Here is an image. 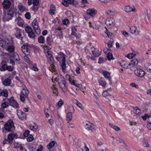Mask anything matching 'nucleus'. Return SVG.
<instances>
[{
    "label": "nucleus",
    "mask_w": 151,
    "mask_h": 151,
    "mask_svg": "<svg viewBox=\"0 0 151 151\" xmlns=\"http://www.w3.org/2000/svg\"><path fill=\"white\" fill-rule=\"evenodd\" d=\"M98 82L99 83V85L102 86L103 87H105L106 84V82L102 80V79H101L99 80L98 81Z\"/></svg>",
    "instance_id": "nucleus-37"
},
{
    "label": "nucleus",
    "mask_w": 151,
    "mask_h": 151,
    "mask_svg": "<svg viewBox=\"0 0 151 151\" xmlns=\"http://www.w3.org/2000/svg\"><path fill=\"white\" fill-rule=\"evenodd\" d=\"M56 10L55 6L53 4H51L49 10V13L51 15H54Z\"/></svg>",
    "instance_id": "nucleus-29"
},
{
    "label": "nucleus",
    "mask_w": 151,
    "mask_h": 151,
    "mask_svg": "<svg viewBox=\"0 0 151 151\" xmlns=\"http://www.w3.org/2000/svg\"><path fill=\"white\" fill-rule=\"evenodd\" d=\"M14 145L15 148H19L21 147V144L18 142H15L14 144Z\"/></svg>",
    "instance_id": "nucleus-58"
},
{
    "label": "nucleus",
    "mask_w": 151,
    "mask_h": 151,
    "mask_svg": "<svg viewBox=\"0 0 151 151\" xmlns=\"http://www.w3.org/2000/svg\"><path fill=\"white\" fill-rule=\"evenodd\" d=\"M18 7L20 11L21 12H23L26 9L25 7L22 4H19L18 5Z\"/></svg>",
    "instance_id": "nucleus-38"
},
{
    "label": "nucleus",
    "mask_w": 151,
    "mask_h": 151,
    "mask_svg": "<svg viewBox=\"0 0 151 151\" xmlns=\"http://www.w3.org/2000/svg\"><path fill=\"white\" fill-rule=\"evenodd\" d=\"M44 53L47 56V58L48 57V56H52L50 50L48 49H46L44 51Z\"/></svg>",
    "instance_id": "nucleus-43"
},
{
    "label": "nucleus",
    "mask_w": 151,
    "mask_h": 151,
    "mask_svg": "<svg viewBox=\"0 0 151 151\" xmlns=\"http://www.w3.org/2000/svg\"><path fill=\"white\" fill-rule=\"evenodd\" d=\"M67 120L68 121H70L72 119V113L70 112H68L66 116Z\"/></svg>",
    "instance_id": "nucleus-48"
},
{
    "label": "nucleus",
    "mask_w": 151,
    "mask_h": 151,
    "mask_svg": "<svg viewBox=\"0 0 151 151\" xmlns=\"http://www.w3.org/2000/svg\"><path fill=\"white\" fill-rule=\"evenodd\" d=\"M11 80L8 78L5 79L3 82V84L5 86H9L11 83Z\"/></svg>",
    "instance_id": "nucleus-34"
},
{
    "label": "nucleus",
    "mask_w": 151,
    "mask_h": 151,
    "mask_svg": "<svg viewBox=\"0 0 151 151\" xmlns=\"http://www.w3.org/2000/svg\"><path fill=\"white\" fill-rule=\"evenodd\" d=\"M97 13V11L94 9H89L87 10L86 12V13L88 15L92 17L95 16Z\"/></svg>",
    "instance_id": "nucleus-12"
},
{
    "label": "nucleus",
    "mask_w": 151,
    "mask_h": 151,
    "mask_svg": "<svg viewBox=\"0 0 151 151\" xmlns=\"http://www.w3.org/2000/svg\"><path fill=\"white\" fill-rule=\"evenodd\" d=\"M84 124L85 128L88 130H91L93 129V125L89 122H86Z\"/></svg>",
    "instance_id": "nucleus-26"
},
{
    "label": "nucleus",
    "mask_w": 151,
    "mask_h": 151,
    "mask_svg": "<svg viewBox=\"0 0 151 151\" xmlns=\"http://www.w3.org/2000/svg\"><path fill=\"white\" fill-rule=\"evenodd\" d=\"M30 129L33 131H36L38 129V126L35 124L34 125H31L29 126Z\"/></svg>",
    "instance_id": "nucleus-35"
},
{
    "label": "nucleus",
    "mask_w": 151,
    "mask_h": 151,
    "mask_svg": "<svg viewBox=\"0 0 151 151\" xmlns=\"http://www.w3.org/2000/svg\"><path fill=\"white\" fill-rule=\"evenodd\" d=\"M13 0H4L3 2L2 5L4 9H7L9 8Z\"/></svg>",
    "instance_id": "nucleus-16"
},
{
    "label": "nucleus",
    "mask_w": 151,
    "mask_h": 151,
    "mask_svg": "<svg viewBox=\"0 0 151 151\" xmlns=\"http://www.w3.org/2000/svg\"><path fill=\"white\" fill-rule=\"evenodd\" d=\"M55 143V141H52L47 145V147L49 149V151H52L51 149L53 147Z\"/></svg>",
    "instance_id": "nucleus-33"
},
{
    "label": "nucleus",
    "mask_w": 151,
    "mask_h": 151,
    "mask_svg": "<svg viewBox=\"0 0 151 151\" xmlns=\"http://www.w3.org/2000/svg\"><path fill=\"white\" fill-rule=\"evenodd\" d=\"M102 73H103L104 76L109 81H111V77L109 73L106 71L102 70Z\"/></svg>",
    "instance_id": "nucleus-22"
},
{
    "label": "nucleus",
    "mask_w": 151,
    "mask_h": 151,
    "mask_svg": "<svg viewBox=\"0 0 151 151\" xmlns=\"http://www.w3.org/2000/svg\"><path fill=\"white\" fill-rule=\"evenodd\" d=\"M68 112H70V113L72 114L74 113V109L73 106L72 105L70 106L68 109Z\"/></svg>",
    "instance_id": "nucleus-50"
},
{
    "label": "nucleus",
    "mask_w": 151,
    "mask_h": 151,
    "mask_svg": "<svg viewBox=\"0 0 151 151\" xmlns=\"http://www.w3.org/2000/svg\"><path fill=\"white\" fill-rule=\"evenodd\" d=\"M129 63L128 62H126L125 61L123 60L120 62V64L121 66L123 68H128L131 67V66H129V65H128Z\"/></svg>",
    "instance_id": "nucleus-30"
},
{
    "label": "nucleus",
    "mask_w": 151,
    "mask_h": 151,
    "mask_svg": "<svg viewBox=\"0 0 151 151\" xmlns=\"http://www.w3.org/2000/svg\"><path fill=\"white\" fill-rule=\"evenodd\" d=\"M58 56L56 57V59L60 62L66 61V55L63 52H60L58 53Z\"/></svg>",
    "instance_id": "nucleus-8"
},
{
    "label": "nucleus",
    "mask_w": 151,
    "mask_h": 151,
    "mask_svg": "<svg viewBox=\"0 0 151 151\" xmlns=\"http://www.w3.org/2000/svg\"><path fill=\"white\" fill-rule=\"evenodd\" d=\"M107 58L109 60H110L113 58V55L112 53L110 52H108L107 55Z\"/></svg>",
    "instance_id": "nucleus-49"
},
{
    "label": "nucleus",
    "mask_w": 151,
    "mask_h": 151,
    "mask_svg": "<svg viewBox=\"0 0 151 151\" xmlns=\"http://www.w3.org/2000/svg\"><path fill=\"white\" fill-rule=\"evenodd\" d=\"M7 64H6L2 65L1 67L0 68V70L3 71L6 70L7 69Z\"/></svg>",
    "instance_id": "nucleus-45"
},
{
    "label": "nucleus",
    "mask_w": 151,
    "mask_h": 151,
    "mask_svg": "<svg viewBox=\"0 0 151 151\" xmlns=\"http://www.w3.org/2000/svg\"><path fill=\"white\" fill-rule=\"evenodd\" d=\"M134 112L135 114H138L140 112V111L138 107H134Z\"/></svg>",
    "instance_id": "nucleus-54"
},
{
    "label": "nucleus",
    "mask_w": 151,
    "mask_h": 151,
    "mask_svg": "<svg viewBox=\"0 0 151 151\" xmlns=\"http://www.w3.org/2000/svg\"><path fill=\"white\" fill-rule=\"evenodd\" d=\"M115 13V11L114 9H109L106 10L105 12L106 15L108 16H112L114 15Z\"/></svg>",
    "instance_id": "nucleus-21"
},
{
    "label": "nucleus",
    "mask_w": 151,
    "mask_h": 151,
    "mask_svg": "<svg viewBox=\"0 0 151 151\" xmlns=\"http://www.w3.org/2000/svg\"><path fill=\"white\" fill-rule=\"evenodd\" d=\"M25 31L26 33L29 34L32 31V28L30 26H27L25 28Z\"/></svg>",
    "instance_id": "nucleus-44"
},
{
    "label": "nucleus",
    "mask_w": 151,
    "mask_h": 151,
    "mask_svg": "<svg viewBox=\"0 0 151 151\" xmlns=\"http://www.w3.org/2000/svg\"><path fill=\"white\" fill-rule=\"evenodd\" d=\"M114 40L113 39H111L109 40L107 43V45L109 47H111L112 46V44L113 43Z\"/></svg>",
    "instance_id": "nucleus-56"
},
{
    "label": "nucleus",
    "mask_w": 151,
    "mask_h": 151,
    "mask_svg": "<svg viewBox=\"0 0 151 151\" xmlns=\"http://www.w3.org/2000/svg\"><path fill=\"white\" fill-rule=\"evenodd\" d=\"M83 17L86 20H88L90 19V16L89 15H88L86 13V14H83Z\"/></svg>",
    "instance_id": "nucleus-63"
},
{
    "label": "nucleus",
    "mask_w": 151,
    "mask_h": 151,
    "mask_svg": "<svg viewBox=\"0 0 151 151\" xmlns=\"http://www.w3.org/2000/svg\"><path fill=\"white\" fill-rule=\"evenodd\" d=\"M33 29L37 34H40V30L38 25V23L36 20H34L32 23Z\"/></svg>",
    "instance_id": "nucleus-9"
},
{
    "label": "nucleus",
    "mask_w": 151,
    "mask_h": 151,
    "mask_svg": "<svg viewBox=\"0 0 151 151\" xmlns=\"http://www.w3.org/2000/svg\"><path fill=\"white\" fill-rule=\"evenodd\" d=\"M16 134L15 133L9 134L7 135V137L5 138L3 141V145L6 144H9L10 145L12 144V141L15 137Z\"/></svg>",
    "instance_id": "nucleus-3"
},
{
    "label": "nucleus",
    "mask_w": 151,
    "mask_h": 151,
    "mask_svg": "<svg viewBox=\"0 0 151 151\" xmlns=\"http://www.w3.org/2000/svg\"><path fill=\"white\" fill-rule=\"evenodd\" d=\"M28 149L31 151H35V148L32 145H29L28 146Z\"/></svg>",
    "instance_id": "nucleus-59"
},
{
    "label": "nucleus",
    "mask_w": 151,
    "mask_h": 151,
    "mask_svg": "<svg viewBox=\"0 0 151 151\" xmlns=\"http://www.w3.org/2000/svg\"><path fill=\"white\" fill-rule=\"evenodd\" d=\"M17 114L19 118L22 120L26 119L25 114L21 110H18L17 111Z\"/></svg>",
    "instance_id": "nucleus-19"
},
{
    "label": "nucleus",
    "mask_w": 151,
    "mask_h": 151,
    "mask_svg": "<svg viewBox=\"0 0 151 151\" xmlns=\"http://www.w3.org/2000/svg\"><path fill=\"white\" fill-rule=\"evenodd\" d=\"M5 129L8 132H13L15 130V127L14 126L13 121L9 120L4 125Z\"/></svg>",
    "instance_id": "nucleus-2"
},
{
    "label": "nucleus",
    "mask_w": 151,
    "mask_h": 151,
    "mask_svg": "<svg viewBox=\"0 0 151 151\" xmlns=\"http://www.w3.org/2000/svg\"><path fill=\"white\" fill-rule=\"evenodd\" d=\"M17 25L19 26H23L24 22L22 19L20 17H18L15 20Z\"/></svg>",
    "instance_id": "nucleus-18"
},
{
    "label": "nucleus",
    "mask_w": 151,
    "mask_h": 151,
    "mask_svg": "<svg viewBox=\"0 0 151 151\" xmlns=\"http://www.w3.org/2000/svg\"><path fill=\"white\" fill-rule=\"evenodd\" d=\"M9 42V41L8 40H4L0 39V47L6 49L7 46H8Z\"/></svg>",
    "instance_id": "nucleus-17"
},
{
    "label": "nucleus",
    "mask_w": 151,
    "mask_h": 151,
    "mask_svg": "<svg viewBox=\"0 0 151 151\" xmlns=\"http://www.w3.org/2000/svg\"><path fill=\"white\" fill-rule=\"evenodd\" d=\"M64 104V102L63 100L60 99V100L58 102L57 106L60 107Z\"/></svg>",
    "instance_id": "nucleus-55"
},
{
    "label": "nucleus",
    "mask_w": 151,
    "mask_h": 151,
    "mask_svg": "<svg viewBox=\"0 0 151 151\" xmlns=\"http://www.w3.org/2000/svg\"><path fill=\"white\" fill-rule=\"evenodd\" d=\"M109 126L110 127L113 128L116 131H118L120 130V129L119 128V127L117 126L114 125V124H109Z\"/></svg>",
    "instance_id": "nucleus-39"
},
{
    "label": "nucleus",
    "mask_w": 151,
    "mask_h": 151,
    "mask_svg": "<svg viewBox=\"0 0 151 151\" xmlns=\"http://www.w3.org/2000/svg\"><path fill=\"white\" fill-rule=\"evenodd\" d=\"M56 81H58V84L62 83H66L65 78L61 74H59L56 78Z\"/></svg>",
    "instance_id": "nucleus-20"
},
{
    "label": "nucleus",
    "mask_w": 151,
    "mask_h": 151,
    "mask_svg": "<svg viewBox=\"0 0 151 151\" xmlns=\"http://www.w3.org/2000/svg\"><path fill=\"white\" fill-rule=\"evenodd\" d=\"M138 63V61L137 59H134L131 60V63L128 64V65L129 66H132V67H134L136 66Z\"/></svg>",
    "instance_id": "nucleus-31"
},
{
    "label": "nucleus",
    "mask_w": 151,
    "mask_h": 151,
    "mask_svg": "<svg viewBox=\"0 0 151 151\" xmlns=\"http://www.w3.org/2000/svg\"><path fill=\"white\" fill-rule=\"evenodd\" d=\"M68 3L70 4H72L74 6H75L77 4V2L75 1L74 0H67Z\"/></svg>",
    "instance_id": "nucleus-53"
},
{
    "label": "nucleus",
    "mask_w": 151,
    "mask_h": 151,
    "mask_svg": "<svg viewBox=\"0 0 151 151\" xmlns=\"http://www.w3.org/2000/svg\"><path fill=\"white\" fill-rule=\"evenodd\" d=\"M130 30L132 33L137 35L138 34L139 31L135 26H132L130 28Z\"/></svg>",
    "instance_id": "nucleus-28"
},
{
    "label": "nucleus",
    "mask_w": 151,
    "mask_h": 151,
    "mask_svg": "<svg viewBox=\"0 0 151 151\" xmlns=\"http://www.w3.org/2000/svg\"><path fill=\"white\" fill-rule=\"evenodd\" d=\"M29 48V46L24 44L22 47V50L25 55H28L30 53Z\"/></svg>",
    "instance_id": "nucleus-13"
},
{
    "label": "nucleus",
    "mask_w": 151,
    "mask_h": 151,
    "mask_svg": "<svg viewBox=\"0 0 151 151\" xmlns=\"http://www.w3.org/2000/svg\"><path fill=\"white\" fill-rule=\"evenodd\" d=\"M2 19L4 22L8 21L11 19L14 14V9H9L4 13Z\"/></svg>",
    "instance_id": "nucleus-1"
},
{
    "label": "nucleus",
    "mask_w": 151,
    "mask_h": 151,
    "mask_svg": "<svg viewBox=\"0 0 151 151\" xmlns=\"http://www.w3.org/2000/svg\"><path fill=\"white\" fill-rule=\"evenodd\" d=\"M59 85L63 92H65L67 91L68 88L65 85V83H62L59 84Z\"/></svg>",
    "instance_id": "nucleus-27"
},
{
    "label": "nucleus",
    "mask_w": 151,
    "mask_h": 151,
    "mask_svg": "<svg viewBox=\"0 0 151 151\" xmlns=\"http://www.w3.org/2000/svg\"><path fill=\"white\" fill-rule=\"evenodd\" d=\"M14 35L16 37L20 40H22L24 38L23 34L24 32V30L18 27H15L14 29Z\"/></svg>",
    "instance_id": "nucleus-4"
},
{
    "label": "nucleus",
    "mask_w": 151,
    "mask_h": 151,
    "mask_svg": "<svg viewBox=\"0 0 151 151\" xmlns=\"http://www.w3.org/2000/svg\"><path fill=\"white\" fill-rule=\"evenodd\" d=\"M39 0H33V9L34 11H37L38 8L37 7L39 4Z\"/></svg>",
    "instance_id": "nucleus-24"
},
{
    "label": "nucleus",
    "mask_w": 151,
    "mask_h": 151,
    "mask_svg": "<svg viewBox=\"0 0 151 151\" xmlns=\"http://www.w3.org/2000/svg\"><path fill=\"white\" fill-rule=\"evenodd\" d=\"M110 90V89H108L107 90L104 91L102 93V96L104 97H106L110 95V93L108 92V91Z\"/></svg>",
    "instance_id": "nucleus-42"
},
{
    "label": "nucleus",
    "mask_w": 151,
    "mask_h": 151,
    "mask_svg": "<svg viewBox=\"0 0 151 151\" xmlns=\"http://www.w3.org/2000/svg\"><path fill=\"white\" fill-rule=\"evenodd\" d=\"M147 71L151 73V64L147 63L145 65Z\"/></svg>",
    "instance_id": "nucleus-46"
},
{
    "label": "nucleus",
    "mask_w": 151,
    "mask_h": 151,
    "mask_svg": "<svg viewBox=\"0 0 151 151\" xmlns=\"http://www.w3.org/2000/svg\"><path fill=\"white\" fill-rule=\"evenodd\" d=\"M135 74L138 76L142 77L144 76L145 74V72L142 70L140 69H138L134 70Z\"/></svg>",
    "instance_id": "nucleus-10"
},
{
    "label": "nucleus",
    "mask_w": 151,
    "mask_h": 151,
    "mask_svg": "<svg viewBox=\"0 0 151 151\" xmlns=\"http://www.w3.org/2000/svg\"><path fill=\"white\" fill-rule=\"evenodd\" d=\"M2 95L3 96L5 97H7L8 96V92L7 91L6 89H4L3 90H2Z\"/></svg>",
    "instance_id": "nucleus-51"
},
{
    "label": "nucleus",
    "mask_w": 151,
    "mask_h": 151,
    "mask_svg": "<svg viewBox=\"0 0 151 151\" xmlns=\"http://www.w3.org/2000/svg\"><path fill=\"white\" fill-rule=\"evenodd\" d=\"M69 22H70L69 20L67 19H63L62 21V23L64 25H66L67 24H68Z\"/></svg>",
    "instance_id": "nucleus-62"
},
{
    "label": "nucleus",
    "mask_w": 151,
    "mask_h": 151,
    "mask_svg": "<svg viewBox=\"0 0 151 151\" xmlns=\"http://www.w3.org/2000/svg\"><path fill=\"white\" fill-rule=\"evenodd\" d=\"M13 58L16 61H19L20 60L18 54L16 53H14L12 56Z\"/></svg>",
    "instance_id": "nucleus-41"
},
{
    "label": "nucleus",
    "mask_w": 151,
    "mask_h": 151,
    "mask_svg": "<svg viewBox=\"0 0 151 151\" xmlns=\"http://www.w3.org/2000/svg\"><path fill=\"white\" fill-rule=\"evenodd\" d=\"M29 37L30 38H32L33 39H35V37H36V36L35 35V33L32 31V32H31L29 33L28 34Z\"/></svg>",
    "instance_id": "nucleus-52"
},
{
    "label": "nucleus",
    "mask_w": 151,
    "mask_h": 151,
    "mask_svg": "<svg viewBox=\"0 0 151 151\" xmlns=\"http://www.w3.org/2000/svg\"><path fill=\"white\" fill-rule=\"evenodd\" d=\"M29 93V91L28 89H22L20 93V99L22 102H24L25 100V99L28 98Z\"/></svg>",
    "instance_id": "nucleus-6"
},
{
    "label": "nucleus",
    "mask_w": 151,
    "mask_h": 151,
    "mask_svg": "<svg viewBox=\"0 0 151 151\" xmlns=\"http://www.w3.org/2000/svg\"><path fill=\"white\" fill-rule=\"evenodd\" d=\"M47 59L48 63L50 65V67H49V69L51 71H55V70L56 67L54 65V60L53 57L52 56H48L47 57Z\"/></svg>",
    "instance_id": "nucleus-5"
},
{
    "label": "nucleus",
    "mask_w": 151,
    "mask_h": 151,
    "mask_svg": "<svg viewBox=\"0 0 151 151\" xmlns=\"http://www.w3.org/2000/svg\"><path fill=\"white\" fill-rule=\"evenodd\" d=\"M62 3L63 5L66 7H67L68 6L69 4L67 1L66 0H62Z\"/></svg>",
    "instance_id": "nucleus-61"
},
{
    "label": "nucleus",
    "mask_w": 151,
    "mask_h": 151,
    "mask_svg": "<svg viewBox=\"0 0 151 151\" xmlns=\"http://www.w3.org/2000/svg\"><path fill=\"white\" fill-rule=\"evenodd\" d=\"M14 45L9 42L8 46H7L6 49L9 52H12L14 51Z\"/></svg>",
    "instance_id": "nucleus-23"
},
{
    "label": "nucleus",
    "mask_w": 151,
    "mask_h": 151,
    "mask_svg": "<svg viewBox=\"0 0 151 151\" xmlns=\"http://www.w3.org/2000/svg\"><path fill=\"white\" fill-rule=\"evenodd\" d=\"M38 42L41 43H43L45 42V38L42 36H40L38 38Z\"/></svg>",
    "instance_id": "nucleus-47"
},
{
    "label": "nucleus",
    "mask_w": 151,
    "mask_h": 151,
    "mask_svg": "<svg viewBox=\"0 0 151 151\" xmlns=\"http://www.w3.org/2000/svg\"><path fill=\"white\" fill-rule=\"evenodd\" d=\"M34 139V138L33 136L31 134L29 135V137L27 138V140L28 142L32 141Z\"/></svg>",
    "instance_id": "nucleus-57"
},
{
    "label": "nucleus",
    "mask_w": 151,
    "mask_h": 151,
    "mask_svg": "<svg viewBox=\"0 0 151 151\" xmlns=\"http://www.w3.org/2000/svg\"><path fill=\"white\" fill-rule=\"evenodd\" d=\"M125 11L127 13L130 12H135L136 9L134 6L131 7L129 6H126L125 9Z\"/></svg>",
    "instance_id": "nucleus-25"
},
{
    "label": "nucleus",
    "mask_w": 151,
    "mask_h": 151,
    "mask_svg": "<svg viewBox=\"0 0 151 151\" xmlns=\"http://www.w3.org/2000/svg\"><path fill=\"white\" fill-rule=\"evenodd\" d=\"M77 27V26H76ZM72 32L71 33V35H75L76 34V32L77 31V29L76 28V27L73 26L72 27L71 29Z\"/></svg>",
    "instance_id": "nucleus-40"
},
{
    "label": "nucleus",
    "mask_w": 151,
    "mask_h": 151,
    "mask_svg": "<svg viewBox=\"0 0 151 151\" xmlns=\"http://www.w3.org/2000/svg\"><path fill=\"white\" fill-rule=\"evenodd\" d=\"M46 42L47 44L50 46H51L52 42V40L50 37H48L46 39Z\"/></svg>",
    "instance_id": "nucleus-36"
},
{
    "label": "nucleus",
    "mask_w": 151,
    "mask_h": 151,
    "mask_svg": "<svg viewBox=\"0 0 151 151\" xmlns=\"http://www.w3.org/2000/svg\"><path fill=\"white\" fill-rule=\"evenodd\" d=\"M92 53L93 55L96 57H98L100 55L99 53H97L95 51H92Z\"/></svg>",
    "instance_id": "nucleus-60"
},
{
    "label": "nucleus",
    "mask_w": 151,
    "mask_h": 151,
    "mask_svg": "<svg viewBox=\"0 0 151 151\" xmlns=\"http://www.w3.org/2000/svg\"><path fill=\"white\" fill-rule=\"evenodd\" d=\"M29 131L28 130H26L23 134L24 136L25 137H27L29 134Z\"/></svg>",
    "instance_id": "nucleus-64"
},
{
    "label": "nucleus",
    "mask_w": 151,
    "mask_h": 151,
    "mask_svg": "<svg viewBox=\"0 0 151 151\" xmlns=\"http://www.w3.org/2000/svg\"><path fill=\"white\" fill-rule=\"evenodd\" d=\"M6 101V102H4L1 105V108L3 109H4L5 108H7L10 105L8 101H6L7 100H4V101Z\"/></svg>",
    "instance_id": "nucleus-32"
},
{
    "label": "nucleus",
    "mask_w": 151,
    "mask_h": 151,
    "mask_svg": "<svg viewBox=\"0 0 151 151\" xmlns=\"http://www.w3.org/2000/svg\"><path fill=\"white\" fill-rule=\"evenodd\" d=\"M27 63L29 65H31V68L33 70L37 71H38L39 69L37 67V64L33 63V62L29 59L27 61Z\"/></svg>",
    "instance_id": "nucleus-15"
},
{
    "label": "nucleus",
    "mask_w": 151,
    "mask_h": 151,
    "mask_svg": "<svg viewBox=\"0 0 151 151\" xmlns=\"http://www.w3.org/2000/svg\"><path fill=\"white\" fill-rule=\"evenodd\" d=\"M65 61H63L60 62L61 64V68L62 71L64 73H66L69 72V71L67 70L68 66H66Z\"/></svg>",
    "instance_id": "nucleus-14"
},
{
    "label": "nucleus",
    "mask_w": 151,
    "mask_h": 151,
    "mask_svg": "<svg viewBox=\"0 0 151 151\" xmlns=\"http://www.w3.org/2000/svg\"><path fill=\"white\" fill-rule=\"evenodd\" d=\"M114 19L112 17L108 18L106 22L107 26L109 27H113L114 24Z\"/></svg>",
    "instance_id": "nucleus-11"
},
{
    "label": "nucleus",
    "mask_w": 151,
    "mask_h": 151,
    "mask_svg": "<svg viewBox=\"0 0 151 151\" xmlns=\"http://www.w3.org/2000/svg\"><path fill=\"white\" fill-rule=\"evenodd\" d=\"M7 100L6 101H8L10 105L14 107L15 108H19V105L15 101L14 99L11 98L10 99H4L3 101L4 100Z\"/></svg>",
    "instance_id": "nucleus-7"
}]
</instances>
